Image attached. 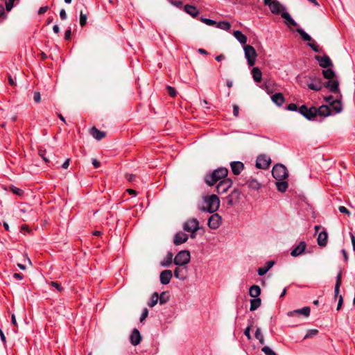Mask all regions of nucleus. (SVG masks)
<instances>
[{
    "label": "nucleus",
    "mask_w": 355,
    "mask_h": 355,
    "mask_svg": "<svg viewBox=\"0 0 355 355\" xmlns=\"http://www.w3.org/2000/svg\"><path fill=\"white\" fill-rule=\"evenodd\" d=\"M87 19V15L86 13H83V11H80V25L83 27L86 23Z\"/></svg>",
    "instance_id": "nucleus-43"
},
{
    "label": "nucleus",
    "mask_w": 355,
    "mask_h": 355,
    "mask_svg": "<svg viewBox=\"0 0 355 355\" xmlns=\"http://www.w3.org/2000/svg\"><path fill=\"white\" fill-rule=\"evenodd\" d=\"M330 105L336 113H340L343 110V106L340 100L332 101Z\"/></svg>",
    "instance_id": "nucleus-31"
},
{
    "label": "nucleus",
    "mask_w": 355,
    "mask_h": 355,
    "mask_svg": "<svg viewBox=\"0 0 355 355\" xmlns=\"http://www.w3.org/2000/svg\"><path fill=\"white\" fill-rule=\"evenodd\" d=\"M159 300V295H158V293L155 292L151 297H150V302H148V305L150 306V307H153L155 306L157 302Z\"/></svg>",
    "instance_id": "nucleus-39"
},
{
    "label": "nucleus",
    "mask_w": 355,
    "mask_h": 355,
    "mask_svg": "<svg viewBox=\"0 0 355 355\" xmlns=\"http://www.w3.org/2000/svg\"><path fill=\"white\" fill-rule=\"evenodd\" d=\"M172 276H173V274H172L171 270H163L162 272H161L160 275H159L160 282L164 285L168 284L170 282V281L172 278Z\"/></svg>",
    "instance_id": "nucleus-14"
},
{
    "label": "nucleus",
    "mask_w": 355,
    "mask_h": 355,
    "mask_svg": "<svg viewBox=\"0 0 355 355\" xmlns=\"http://www.w3.org/2000/svg\"><path fill=\"white\" fill-rule=\"evenodd\" d=\"M322 74L324 78L327 80L335 78V72L331 69L328 68L322 71Z\"/></svg>",
    "instance_id": "nucleus-35"
},
{
    "label": "nucleus",
    "mask_w": 355,
    "mask_h": 355,
    "mask_svg": "<svg viewBox=\"0 0 355 355\" xmlns=\"http://www.w3.org/2000/svg\"><path fill=\"white\" fill-rule=\"evenodd\" d=\"M271 100L277 106H282L285 101V98L281 93H275L273 94L271 96Z\"/></svg>",
    "instance_id": "nucleus-23"
},
{
    "label": "nucleus",
    "mask_w": 355,
    "mask_h": 355,
    "mask_svg": "<svg viewBox=\"0 0 355 355\" xmlns=\"http://www.w3.org/2000/svg\"><path fill=\"white\" fill-rule=\"evenodd\" d=\"M169 300V295L166 292H162L159 297V301L160 304L166 303Z\"/></svg>",
    "instance_id": "nucleus-41"
},
{
    "label": "nucleus",
    "mask_w": 355,
    "mask_h": 355,
    "mask_svg": "<svg viewBox=\"0 0 355 355\" xmlns=\"http://www.w3.org/2000/svg\"><path fill=\"white\" fill-rule=\"evenodd\" d=\"M10 190L12 191L13 193L18 195V196H21L24 193V191L21 189H20L17 187H12L10 188Z\"/></svg>",
    "instance_id": "nucleus-50"
},
{
    "label": "nucleus",
    "mask_w": 355,
    "mask_h": 355,
    "mask_svg": "<svg viewBox=\"0 0 355 355\" xmlns=\"http://www.w3.org/2000/svg\"><path fill=\"white\" fill-rule=\"evenodd\" d=\"M170 3L172 5H173L174 6L179 8H181L182 6V2L181 1L171 0V1H170Z\"/></svg>",
    "instance_id": "nucleus-56"
},
{
    "label": "nucleus",
    "mask_w": 355,
    "mask_h": 355,
    "mask_svg": "<svg viewBox=\"0 0 355 355\" xmlns=\"http://www.w3.org/2000/svg\"><path fill=\"white\" fill-rule=\"evenodd\" d=\"M306 245L305 242H300L291 252V256L297 257L302 254L305 250Z\"/></svg>",
    "instance_id": "nucleus-20"
},
{
    "label": "nucleus",
    "mask_w": 355,
    "mask_h": 355,
    "mask_svg": "<svg viewBox=\"0 0 355 355\" xmlns=\"http://www.w3.org/2000/svg\"><path fill=\"white\" fill-rule=\"evenodd\" d=\"M248 185L250 188L254 190H258L261 187V184L255 179H251L248 180Z\"/></svg>",
    "instance_id": "nucleus-36"
},
{
    "label": "nucleus",
    "mask_w": 355,
    "mask_h": 355,
    "mask_svg": "<svg viewBox=\"0 0 355 355\" xmlns=\"http://www.w3.org/2000/svg\"><path fill=\"white\" fill-rule=\"evenodd\" d=\"M239 107L236 105H233V114L235 117L239 116Z\"/></svg>",
    "instance_id": "nucleus-58"
},
{
    "label": "nucleus",
    "mask_w": 355,
    "mask_h": 355,
    "mask_svg": "<svg viewBox=\"0 0 355 355\" xmlns=\"http://www.w3.org/2000/svg\"><path fill=\"white\" fill-rule=\"evenodd\" d=\"M261 304V300L260 298H254L250 300V311H255L257 309Z\"/></svg>",
    "instance_id": "nucleus-32"
},
{
    "label": "nucleus",
    "mask_w": 355,
    "mask_h": 355,
    "mask_svg": "<svg viewBox=\"0 0 355 355\" xmlns=\"http://www.w3.org/2000/svg\"><path fill=\"white\" fill-rule=\"evenodd\" d=\"M255 337L257 339L259 340V341L260 342V343L261 344H263L264 343V338H263V336L262 334V333L261 332V330L259 328H258L257 330H256V332H255Z\"/></svg>",
    "instance_id": "nucleus-44"
},
{
    "label": "nucleus",
    "mask_w": 355,
    "mask_h": 355,
    "mask_svg": "<svg viewBox=\"0 0 355 355\" xmlns=\"http://www.w3.org/2000/svg\"><path fill=\"white\" fill-rule=\"evenodd\" d=\"M262 352L266 355H277L276 353L268 346H265L262 348Z\"/></svg>",
    "instance_id": "nucleus-46"
},
{
    "label": "nucleus",
    "mask_w": 355,
    "mask_h": 355,
    "mask_svg": "<svg viewBox=\"0 0 355 355\" xmlns=\"http://www.w3.org/2000/svg\"><path fill=\"white\" fill-rule=\"evenodd\" d=\"M338 210L340 213L345 214L348 216L350 215V211L344 206H340Z\"/></svg>",
    "instance_id": "nucleus-55"
},
{
    "label": "nucleus",
    "mask_w": 355,
    "mask_h": 355,
    "mask_svg": "<svg viewBox=\"0 0 355 355\" xmlns=\"http://www.w3.org/2000/svg\"><path fill=\"white\" fill-rule=\"evenodd\" d=\"M311 309L309 306H304L300 309H296L293 311H290L288 313V316H294L297 314H302L304 315L305 317H308L310 315Z\"/></svg>",
    "instance_id": "nucleus-17"
},
{
    "label": "nucleus",
    "mask_w": 355,
    "mask_h": 355,
    "mask_svg": "<svg viewBox=\"0 0 355 355\" xmlns=\"http://www.w3.org/2000/svg\"><path fill=\"white\" fill-rule=\"evenodd\" d=\"M187 267L182 268L177 267L174 270L175 277L180 280H184L187 277Z\"/></svg>",
    "instance_id": "nucleus-21"
},
{
    "label": "nucleus",
    "mask_w": 355,
    "mask_h": 355,
    "mask_svg": "<svg viewBox=\"0 0 355 355\" xmlns=\"http://www.w3.org/2000/svg\"><path fill=\"white\" fill-rule=\"evenodd\" d=\"M277 189L280 192H284L288 189V182L286 181L278 180L276 182Z\"/></svg>",
    "instance_id": "nucleus-34"
},
{
    "label": "nucleus",
    "mask_w": 355,
    "mask_h": 355,
    "mask_svg": "<svg viewBox=\"0 0 355 355\" xmlns=\"http://www.w3.org/2000/svg\"><path fill=\"white\" fill-rule=\"evenodd\" d=\"M234 198H236V200L239 198V192L236 189L227 196V202L229 205L232 206L234 204Z\"/></svg>",
    "instance_id": "nucleus-29"
},
{
    "label": "nucleus",
    "mask_w": 355,
    "mask_h": 355,
    "mask_svg": "<svg viewBox=\"0 0 355 355\" xmlns=\"http://www.w3.org/2000/svg\"><path fill=\"white\" fill-rule=\"evenodd\" d=\"M216 25L218 28L225 31H228L231 28V24L226 21H219Z\"/></svg>",
    "instance_id": "nucleus-40"
},
{
    "label": "nucleus",
    "mask_w": 355,
    "mask_h": 355,
    "mask_svg": "<svg viewBox=\"0 0 355 355\" xmlns=\"http://www.w3.org/2000/svg\"><path fill=\"white\" fill-rule=\"evenodd\" d=\"M15 0H8L6 3V9L7 11H10L11 9L12 8L13 6H14V1Z\"/></svg>",
    "instance_id": "nucleus-52"
},
{
    "label": "nucleus",
    "mask_w": 355,
    "mask_h": 355,
    "mask_svg": "<svg viewBox=\"0 0 355 355\" xmlns=\"http://www.w3.org/2000/svg\"><path fill=\"white\" fill-rule=\"evenodd\" d=\"M166 89H167L168 94L171 96L174 97L176 96V91H175V88H173L171 86H167Z\"/></svg>",
    "instance_id": "nucleus-53"
},
{
    "label": "nucleus",
    "mask_w": 355,
    "mask_h": 355,
    "mask_svg": "<svg viewBox=\"0 0 355 355\" xmlns=\"http://www.w3.org/2000/svg\"><path fill=\"white\" fill-rule=\"evenodd\" d=\"M282 17L285 19L286 23L288 25L293 26H297V24L295 21V20L291 17L290 14L287 12L286 10L284 12H282L281 15Z\"/></svg>",
    "instance_id": "nucleus-25"
},
{
    "label": "nucleus",
    "mask_w": 355,
    "mask_h": 355,
    "mask_svg": "<svg viewBox=\"0 0 355 355\" xmlns=\"http://www.w3.org/2000/svg\"><path fill=\"white\" fill-rule=\"evenodd\" d=\"M270 158L265 155H259L256 161V166L258 168L266 169L270 164Z\"/></svg>",
    "instance_id": "nucleus-11"
},
{
    "label": "nucleus",
    "mask_w": 355,
    "mask_h": 355,
    "mask_svg": "<svg viewBox=\"0 0 355 355\" xmlns=\"http://www.w3.org/2000/svg\"><path fill=\"white\" fill-rule=\"evenodd\" d=\"M328 234L325 230L320 232L318 234L317 242L318 245L325 247L327 244Z\"/></svg>",
    "instance_id": "nucleus-19"
},
{
    "label": "nucleus",
    "mask_w": 355,
    "mask_h": 355,
    "mask_svg": "<svg viewBox=\"0 0 355 355\" xmlns=\"http://www.w3.org/2000/svg\"><path fill=\"white\" fill-rule=\"evenodd\" d=\"M340 287V285H338V284H335V288H334L335 297H337L339 295Z\"/></svg>",
    "instance_id": "nucleus-62"
},
{
    "label": "nucleus",
    "mask_w": 355,
    "mask_h": 355,
    "mask_svg": "<svg viewBox=\"0 0 355 355\" xmlns=\"http://www.w3.org/2000/svg\"><path fill=\"white\" fill-rule=\"evenodd\" d=\"M287 110H289V111H295V112H298V107L297 105L295 104V103H290L288 104V105L287 106Z\"/></svg>",
    "instance_id": "nucleus-51"
},
{
    "label": "nucleus",
    "mask_w": 355,
    "mask_h": 355,
    "mask_svg": "<svg viewBox=\"0 0 355 355\" xmlns=\"http://www.w3.org/2000/svg\"><path fill=\"white\" fill-rule=\"evenodd\" d=\"M296 31L300 34V35L301 36L302 39L304 41L310 42L312 40L311 37L308 33H306L303 29L297 28Z\"/></svg>",
    "instance_id": "nucleus-38"
},
{
    "label": "nucleus",
    "mask_w": 355,
    "mask_h": 355,
    "mask_svg": "<svg viewBox=\"0 0 355 355\" xmlns=\"http://www.w3.org/2000/svg\"><path fill=\"white\" fill-rule=\"evenodd\" d=\"M341 283H342V272L340 271L336 276V284H338V285H341Z\"/></svg>",
    "instance_id": "nucleus-60"
},
{
    "label": "nucleus",
    "mask_w": 355,
    "mask_h": 355,
    "mask_svg": "<svg viewBox=\"0 0 355 355\" xmlns=\"http://www.w3.org/2000/svg\"><path fill=\"white\" fill-rule=\"evenodd\" d=\"M60 17L61 19H62V20H65L67 19V15L66 11L64 9H62L60 11Z\"/></svg>",
    "instance_id": "nucleus-61"
},
{
    "label": "nucleus",
    "mask_w": 355,
    "mask_h": 355,
    "mask_svg": "<svg viewBox=\"0 0 355 355\" xmlns=\"http://www.w3.org/2000/svg\"><path fill=\"white\" fill-rule=\"evenodd\" d=\"M324 87L328 89L331 92L340 93L339 83L336 78L328 80L324 84Z\"/></svg>",
    "instance_id": "nucleus-12"
},
{
    "label": "nucleus",
    "mask_w": 355,
    "mask_h": 355,
    "mask_svg": "<svg viewBox=\"0 0 355 355\" xmlns=\"http://www.w3.org/2000/svg\"><path fill=\"white\" fill-rule=\"evenodd\" d=\"M33 99L35 103H39L41 101V96L39 92H35L34 93Z\"/></svg>",
    "instance_id": "nucleus-57"
},
{
    "label": "nucleus",
    "mask_w": 355,
    "mask_h": 355,
    "mask_svg": "<svg viewBox=\"0 0 355 355\" xmlns=\"http://www.w3.org/2000/svg\"><path fill=\"white\" fill-rule=\"evenodd\" d=\"M349 236L352 243L353 250L355 251V236L352 232H349Z\"/></svg>",
    "instance_id": "nucleus-63"
},
{
    "label": "nucleus",
    "mask_w": 355,
    "mask_h": 355,
    "mask_svg": "<svg viewBox=\"0 0 355 355\" xmlns=\"http://www.w3.org/2000/svg\"><path fill=\"white\" fill-rule=\"evenodd\" d=\"M232 173L238 175L244 168V164L241 162H232L230 164Z\"/></svg>",
    "instance_id": "nucleus-16"
},
{
    "label": "nucleus",
    "mask_w": 355,
    "mask_h": 355,
    "mask_svg": "<svg viewBox=\"0 0 355 355\" xmlns=\"http://www.w3.org/2000/svg\"><path fill=\"white\" fill-rule=\"evenodd\" d=\"M199 228V222L196 218H191L187 220L183 225V229L185 232L198 231Z\"/></svg>",
    "instance_id": "nucleus-10"
},
{
    "label": "nucleus",
    "mask_w": 355,
    "mask_h": 355,
    "mask_svg": "<svg viewBox=\"0 0 355 355\" xmlns=\"http://www.w3.org/2000/svg\"><path fill=\"white\" fill-rule=\"evenodd\" d=\"M234 37L241 44L243 45H247V37L243 35L240 31H234L233 33Z\"/></svg>",
    "instance_id": "nucleus-26"
},
{
    "label": "nucleus",
    "mask_w": 355,
    "mask_h": 355,
    "mask_svg": "<svg viewBox=\"0 0 355 355\" xmlns=\"http://www.w3.org/2000/svg\"><path fill=\"white\" fill-rule=\"evenodd\" d=\"M243 50L248 65L250 67L254 65L257 57L254 48L251 45L247 44L243 46Z\"/></svg>",
    "instance_id": "nucleus-5"
},
{
    "label": "nucleus",
    "mask_w": 355,
    "mask_h": 355,
    "mask_svg": "<svg viewBox=\"0 0 355 355\" xmlns=\"http://www.w3.org/2000/svg\"><path fill=\"white\" fill-rule=\"evenodd\" d=\"M251 73L253 78V80L256 83H260L262 80V72L258 67H253Z\"/></svg>",
    "instance_id": "nucleus-24"
},
{
    "label": "nucleus",
    "mask_w": 355,
    "mask_h": 355,
    "mask_svg": "<svg viewBox=\"0 0 355 355\" xmlns=\"http://www.w3.org/2000/svg\"><path fill=\"white\" fill-rule=\"evenodd\" d=\"M268 271V268H266V266L260 267L257 270V272L259 276L264 275Z\"/></svg>",
    "instance_id": "nucleus-49"
},
{
    "label": "nucleus",
    "mask_w": 355,
    "mask_h": 355,
    "mask_svg": "<svg viewBox=\"0 0 355 355\" xmlns=\"http://www.w3.org/2000/svg\"><path fill=\"white\" fill-rule=\"evenodd\" d=\"M220 206V200L215 194L203 197V205H198L199 210L210 214L216 211Z\"/></svg>",
    "instance_id": "nucleus-1"
},
{
    "label": "nucleus",
    "mask_w": 355,
    "mask_h": 355,
    "mask_svg": "<svg viewBox=\"0 0 355 355\" xmlns=\"http://www.w3.org/2000/svg\"><path fill=\"white\" fill-rule=\"evenodd\" d=\"M184 10L185 12H187L188 15H191L193 17H197L199 14L197 8L195 6L189 4H186L184 6Z\"/></svg>",
    "instance_id": "nucleus-22"
},
{
    "label": "nucleus",
    "mask_w": 355,
    "mask_h": 355,
    "mask_svg": "<svg viewBox=\"0 0 355 355\" xmlns=\"http://www.w3.org/2000/svg\"><path fill=\"white\" fill-rule=\"evenodd\" d=\"M48 6H43V7H41L39 10H38V14L39 15H42L44 14V12H46L47 10H48Z\"/></svg>",
    "instance_id": "nucleus-64"
},
{
    "label": "nucleus",
    "mask_w": 355,
    "mask_h": 355,
    "mask_svg": "<svg viewBox=\"0 0 355 355\" xmlns=\"http://www.w3.org/2000/svg\"><path fill=\"white\" fill-rule=\"evenodd\" d=\"M148 310L147 308H144L140 317V322H142L148 317Z\"/></svg>",
    "instance_id": "nucleus-48"
},
{
    "label": "nucleus",
    "mask_w": 355,
    "mask_h": 355,
    "mask_svg": "<svg viewBox=\"0 0 355 355\" xmlns=\"http://www.w3.org/2000/svg\"><path fill=\"white\" fill-rule=\"evenodd\" d=\"M244 334L248 338V340L251 339L250 327H248L245 328V329L244 330Z\"/></svg>",
    "instance_id": "nucleus-59"
},
{
    "label": "nucleus",
    "mask_w": 355,
    "mask_h": 355,
    "mask_svg": "<svg viewBox=\"0 0 355 355\" xmlns=\"http://www.w3.org/2000/svg\"><path fill=\"white\" fill-rule=\"evenodd\" d=\"M90 133L94 137V138H95L97 140H101L105 136V132L100 131L95 127L92 128Z\"/></svg>",
    "instance_id": "nucleus-28"
},
{
    "label": "nucleus",
    "mask_w": 355,
    "mask_h": 355,
    "mask_svg": "<svg viewBox=\"0 0 355 355\" xmlns=\"http://www.w3.org/2000/svg\"><path fill=\"white\" fill-rule=\"evenodd\" d=\"M315 59L318 62L320 67L322 68L327 69L333 66L332 61L327 55L323 56L315 55Z\"/></svg>",
    "instance_id": "nucleus-13"
},
{
    "label": "nucleus",
    "mask_w": 355,
    "mask_h": 355,
    "mask_svg": "<svg viewBox=\"0 0 355 355\" xmlns=\"http://www.w3.org/2000/svg\"><path fill=\"white\" fill-rule=\"evenodd\" d=\"M191 256L188 250L180 251L174 258L173 262L179 266H184L190 261Z\"/></svg>",
    "instance_id": "nucleus-7"
},
{
    "label": "nucleus",
    "mask_w": 355,
    "mask_h": 355,
    "mask_svg": "<svg viewBox=\"0 0 355 355\" xmlns=\"http://www.w3.org/2000/svg\"><path fill=\"white\" fill-rule=\"evenodd\" d=\"M263 3L268 6L272 14L282 15V12L286 10V8L277 0H263Z\"/></svg>",
    "instance_id": "nucleus-3"
},
{
    "label": "nucleus",
    "mask_w": 355,
    "mask_h": 355,
    "mask_svg": "<svg viewBox=\"0 0 355 355\" xmlns=\"http://www.w3.org/2000/svg\"><path fill=\"white\" fill-rule=\"evenodd\" d=\"M318 334V330L316 329H309L304 336V339L312 338Z\"/></svg>",
    "instance_id": "nucleus-42"
},
{
    "label": "nucleus",
    "mask_w": 355,
    "mask_h": 355,
    "mask_svg": "<svg viewBox=\"0 0 355 355\" xmlns=\"http://www.w3.org/2000/svg\"><path fill=\"white\" fill-rule=\"evenodd\" d=\"M331 114L330 108L327 105H321L319 108L317 109V115L322 116H328Z\"/></svg>",
    "instance_id": "nucleus-27"
},
{
    "label": "nucleus",
    "mask_w": 355,
    "mask_h": 355,
    "mask_svg": "<svg viewBox=\"0 0 355 355\" xmlns=\"http://www.w3.org/2000/svg\"><path fill=\"white\" fill-rule=\"evenodd\" d=\"M307 87L311 90L319 92L322 89L323 86L321 83V80H319L316 83H307Z\"/></svg>",
    "instance_id": "nucleus-33"
},
{
    "label": "nucleus",
    "mask_w": 355,
    "mask_h": 355,
    "mask_svg": "<svg viewBox=\"0 0 355 355\" xmlns=\"http://www.w3.org/2000/svg\"><path fill=\"white\" fill-rule=\"evenodd\" d=\"M173 256V255L172 252H168L165 259L161 263L162 266H164V267L169 266L172 263Z\"/></svg>",
    "instance_id": "nucleus-37"
},
{
    "label": "nucleus",
    "mask_w": 355,
    "mask_h": 355,
    "mask_svg": "<svg viewBox=\"0 0 355 355\" xmlns=\"http://www.w3.org/2000/svg\"><path fill=\"white\" fill-rule=\"evenodd\" d=\"M272 174L273 178L277 180H283L288 175L287 168L281 164H276L273 166Z\"/></svg>",
    "instance_id": "nucleus-4"
},
{
    "label": "nucleus",
    "mask_w": 355,
    "mask_h": 355,
    "mask_svg": "<svg viewBox=\"0 0 355 355\" xmlns=\"http://www.w3.org/2000/svg\"><path fill=\"white\" fill-rule=\"evenodd\" d=\"M227 173L228 170L226 168H218L205 176V182L209 186H213L220 180L226 178Z\"/></svg>",
    "instance_id": "nucleus-2"
},
{
    "label": "nucleus",
    "mask_w": 355,
    "mask_h": 355,
    "mask_svg": "<svg viewBox=\"0 0 355 355\" xmlns=\"http://www.w3.org/2000/svg\"><path fill=\"white\" fill-rule=\"evenodd\" d=\"M261 294V288L258 285H253L250 288L249 295L254 298H259Z\"/></svg>",
    "instance_id": "nucleus-30"
},
{
    "label": "nucleus",
    "mask_w": 355,
    "mask_h": 355,
    "mask_svg": "<svg viewBox=\"0 0 355 355\" xmlns=\"http://www.w3.org/2000/svg\"><path fill=\"white\" fill-rule=\"evenodd\" d=\"M308 45L311 48V49L315 52H320L321 49L318 44L314 42L309 43Z\"/></svg>",
    "instance_id": "nucleus-47"
},
{
    "label": "nucleus",
    "mask_w": 355,
    "mask_h": 355,
    "mask_svg": "<svg viewBox=\"0 0 355 355\" xmlns=\"http://www.w3.org/2000/svg\"><path fill=\"white\" fill-rule=\"evenodd\" d=\"M298 112L309 121H313L317 116V108L314 106L308 107L302 105L299 107Z\"/></svg>",
    "instance_id": "nucleus-6"
},
{
    "label": "nucleus",
    "mask_w": 355,
    "mask_h": 355,
    "mask_svg": "<svg viewBox=\"0 0 355 355\" xmlns=\"http://www.w3.org/2000/svg\"><path fill=\"white\" fill-rule=\"evenodd\" d=\"M200 21L208 26H214L216 24V21L210 19L205 18L203 17H200Z\"/></svg>",
    "instance_id": "nucleus-45"
},
{
    "label": "nucleus",
    "mask_w": 355,
    "mask_h": 355,
    "mask_svg": "<svg viewBox=\"0 0 355 355\" xmlns=\"http://www.w3.org/2000/svg\"><path fill=\"white\" fill-rule=\"evenodd\" d=\"M221 222V217L218 214H214L208 219V226L211 230H216L220 225Z\"/></svg>",
    "instance_id": "nucleus-9"
},
{
    "label": "nucleus",
    "mask_w": 355,
    "mask_h": 355,
    "mask_svg": "<svg viewBox=\"0 0 355 355\" xmlns=\"http://www.w3.org/2000/svg\"><path fill=\"white\" fill-rule=\"evenodd\" d=\"M51 286L54 287L58 291L61 292L62 291V287L60 284L55 282H51Z\"/></svg>",
    "instance_id": "nucleus-54"
},
{
    "label": "nucleus",
    "mask_w": 355,
    "mask_h": 355,
    "mask_svg": "<svg viewBox=\"0 0 355 355\" xmlns=\"http://www.w3.org/2000/svg\"><path fill=\"white\" fill-rule=\"evenodd\" d=\"M141 336L138 329H134L130 335V342L132 345L137 346L141 342Z\"/></svg>",
    "instance_id": "nucleus-18"
},
{
    "label": "nucleus",
    "mask_w": 355,
    "mask_h": 355,
    "mask_svg": "<svg viewBox=\"0 0 355 355\" xmlns=\"http://www.w3.org/2000/svg\"><path fill=\"white\" fill-rule=\"evenodd\" d=\"M187 240L188 236L185 233L180 232L175 235L173 239V243L175 245H178L185 243Z\"/></svg>",
    "instance_id": "nucleus-15"
},
{
    "label": "nucleus",
    "mask_w": 355,
    "mask_h": 355,
    "mask_svg": "<svg viewBox=\"0 0 355 355\" xmlns=\"http://www.w3.org/2000/svg\"><path fill=\"white\" fill-rule=\"evenodd\" d=\"M232 180L230 178H225L219 182L216 186V191L218 194L226 193L232 185Z\"/></svg>",
    "instance_id": "nucleus-8"
}]
</instances>
